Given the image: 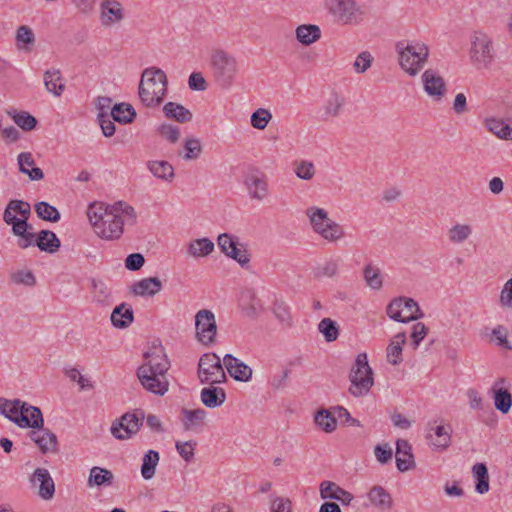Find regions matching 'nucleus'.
<instances>
[{"instance_id":"f257e3e1","label":"nucleus","mask_w":512,"mask_h":512,"mask_svg":"<svg viewBox=\"0 0 512 512\" xmlns=\"http://www.w3.org/2000/svg\"><path fill=\"white\" fill-rule=\"evenodd\" d=\"M87 217L95 234L107 241L120 239L124 227L133 226L137 222L134 207L125 201L113 204L93 202L87 208Z\"/></svg>"},{"instance_id":"f03ea898","label":"nucleus","mask_w":512,"mask_h":512,"mask_svg":"<svg viewBox=\"0 0 512 512\" xmlns=\"http://www.w3.org/2000/svg\"><path fill=\"white\" fill-rule=\"evenodd\" d=\"M30 216V204L18 199L10 200L3 213L4 222L12 226V233L18 237L17 245L22 249L30 247L33 237L30 234L32 225L28 223Z\"/></svg>"},{"instance_id":"7ed1b4c3","label":"nucleus","mask_w":512,"mask_h":512,"mask_svg":"<svg viewBox=\"0 0 512 512\" xmlns=\"http://www.w3.org/2000/svg\"><path fill=\"white\" fill-rule=\"evenodd\" d=\"M167 77L159 68H146L142 72L138 94L143 105L156 107L163 102L167 92Z\"/></svg>"},{"instance_id":"20e7f679","label":"nucleus","mask_w":512,"mask_h":512,"mask_svg":"<svg viewBox=\"0 0 512 512\" xmlns=\"http://www.w3.org/2000/svg\"><path fill=\"white\" fill-rule=\"evenodd\" d=\"M210 69L215 85L226 90L236 81L239 63L233 54L218 48L211 52Z\"/></svg>"},{"instance_id":"39448f33","label":"nucleus","mask_w":512,"mask_h":512,"mask_svg":"<svg viewBox=\"0 0 512 512\" xmlns=\"http://www.w3.org/2000/svg\"><path fill=\"white\" fill-rule=\"evenodd\" d=\"M306 216L313 231L327 242L337 243L344 238L343 226L329 218L325 209L311 206L306 209Z\"/></svg>"},{"instance_id":"423d86ee","label":"nucleus","mask_w":512,"mask_h":512,"mask_svg":"<svg viewBox=\"0 0 512 512\" xmlns=\"http://www.w3.org/2000/svg\"><path fill=\"white\" fill-rule=\"evenodd\" d=\"M324 7L338 25L356 26L364 20L365 13L355 0H324Z\"/></svg>"},{"instance_id":"0eeeda50","label":"nucleus","mask_w":512,"mask_h":512,"mask_svg":"<svg viewBox=\"0 0 512 512\" xmlns=\"http://www.w3.org/2000/svg\"><path fill=\"white\" fill-rule=\"evenodd\" d=\"M401 68L411 76H415L423 68L429 56L427 45L421 42H399L396 45Z\"/></svg>"},{"instance_id":"6e6552de","label":"nucleus","mask_w":512,"mask_h":512,"mask_svg":"<svg viewBox=\"0 0 512 512\" xmlns=\"http://www.w3.org/2000/svg\"><path fill=\"white\" fill-rule=\"evenodd\" d=\"M349 379L351 386L349 391L355 397L366 395L374 384L373 372L368 364L366 353H360L355 359Z\"/></svg>"},{"instance_id":"1a4fd4ad","label":"nucleus","mask_w":512,"mask_h":512,"mask_svg":"<svg viewBox=\"0 0 512 512\" xmlns=\"http://www.w3.org/2000/svg\"><path fill=\"white\" fill-rule=\"evenodd\" d=\"M198 378L201 383L210 385L220 384L226 381V374L221 364L220 357L215 353H205L198 363Z\"/></svg>"},{"instance_id":"9d476101","label":"nucleus","mask_w":512,"mask_h":512,"mask_svg":"<svg viewBox=\"0 0 512 512\" xmlns=\"http://www.w3.org/2000/svg\"><path fill=\"white\" fill-rule=\"evenodd\" d=\"M387 314L391 319L402 323L423 317L417 302L407 297L393 299L387 306Z\"/></svg>"},{"instance_id":"9b49d317","label":"nucleus","mask_w":512,"mask_h":512,"mask_svg":"<svg viewBox=\"0 0 512 512\" xmlns=\"http://www.w3.org/2000/svg\"><path fill=\"white\" fill-rule=\"evenodd\" d=\"M143 419L142 411L139 414L127 412L112 422L110 432L118 440L130 439L140 430Z\"/></svg>"},{"instance_id":"f8f14e48","label":"nucleus","mask_w":512,"mask_h":512,"mask_svg":"<svg viewBox=\"0 0 512 512\" xmlns=\"http://www.w3.org/2000/svg\"><path fill=\"white\" fill-rule=\"evenodd\" d=\"M196 338L203 345L215 343L217 324L215 315L208 309L199 310L195 315Z\"/></svg>"},{"instance_id":"ddd939ff","label":"nucleus","mask_w":512,"mask_h":512,"mask_svg":"<svg viewBox=\"0 0 512 512\" xmlns=\"http://www.w3.org/2000/svg\"><path fill=\"white\" fill-rule=\"evenodd\" d=\"M137 377L145 390L155 395L163 396L169 389L166 373L150 370L149 368L137 369Z\"/></svg>"},{"instance_id":"4468645a","label":"nucleus","mask_w":512,"mask_h":512,"mask_svg":"<svg viewBox=\"0 0 512 512\" xmlns=\"http://www.w3.org/2000/svg\"><path fill=\"white\" fill-rule=\"evenodd\" d=\"M244 185L251 199L263 201L269 196L268 177L259 170L245 175Z\"/></svg>"},{"instance_id":"2eb2a0df","label":"nucleus","mask_w":512,"mask_h":512,"mask_svg":"<svg viewBox=\"0 0 512 512\" xmlns=\"http://www.w3.org/2000/svg\"><path fill=\"white\" fill-rule=\"evenodd\" d=\"M144 362L140 365V368H149L158 375L161 373H167L170 368V361L165 353V349L161 344H153L143 354Z\"/></svg>"},{"instance_id":"dca6fc26","label":"nucleus","mask_w":512,"mask_h":512,"mask_svg":"<svg viewBox=\"0 0 512 512\" xmlns=\"http://www.w3.org/2000/svg\"><path fill=\"white\" fill-rule=\"evenodd\" d=\"M124 19V9L117 0H104L100 5V21L104 27L120 23Z\"/></svg>"},{"instance_id":"f3484780","label":"nucleus","mask_w":512,"mask_h":512,"mask_svg":"<svg viewBox=\"0 0 512 512\" xmlns=\"http://www.w3.org/2000/svg\"><path fill=\"white\" fill-rule=\"evenodd\" d=\"M505 382L504 378L497 379L489 391L495 408L503 414H507L512 407V394L504 387Z\"/></svg>"},{"instance_id":"a211bd4d","label":"nucleus","mask_w":512,"mask_h":512,"mask_svg":"<svg viewBox=\"0 0 512 512\" xmlns=\"http://www.w3.org/2000/svg\"><path fill=\"white\" fill-rule=\"evenodd\" d=\"M422 82L425 92L440 100L446 93V84L444 79L432 69L426 70L422 75Z\"/></svg>"},{"instance_id":"6ab92c4d","label":"nucleus","mask_w":512,"mask_h":512,"mask_svg":"<svg viewBox=\"0 0 512 512\" xmlns=\"http://www.w3.org/2000/svg\"><path fill=\"white\" fill-rule=\"evenodd\" d=\"M223 363L229 375L235 380L247 382L251 379L252 369L233 355H224Z\"/></svg>"},{"instance_id":"aec40b11","label":"nucleus","mask_w":512,"mask_h":512,"mask_svg":"<svg viewBox=\"0 0 512 512\" xmlns=\"http://www.w3.org/2000/svg\"><path fill=\"white\" fill-rule=\"evenodd\" d=\"M31 482L38 485V493L41 498L49 500L54 496L55 484L47 469L37 468L31 477Z\"/></svg>"},{"instance_id":"412c9836","label":"nucleus","mask_w":512,"mask_h":512,"mask_svg":"<svg viewBox=\"0 0 512 512\" xmlns=\"http://www.w3.org/2000/svg\"><path fill=\"white\" fill-rule=\"evenodd\" d=\"M33 236L30 246L36 245L41 251L55 253L60 248V240L57 235L50 230H41L37 235L30 230Z\"/></svg>"},{"instance_id":"4be33fe9","label":"nucleus","mask_w":512,"mask_h":512,"mask_svg":"<svg viewBox=\"0 0 512 512\" xmlns=\"http://www.w3.org/2000/svg\"><path fill=\"white\" fill-rule=\"evenodd\" d=\"M31 440L38 446L42 453L57 452L58 441L54 433L48 429L39 428L30 432Z\"/></svg>"},{"instance_id":"5701e85b","label":"nucleus","mask_w":512,"mask_h":512,"mask_svg":"<svg viewBox=\"0 0 512 512\" xmlns=\"http://www.w3.org/2000/svg\"><path fill=\"white\" fill-rule=\"evenodd\" d=\"M15 424L21 428L30 427L34 430L42 428L44 420L40 408L26 403V407L18 419L15 420Z\"/></svg>"},{"instance_id":"b1692460","label":"nucleus","mask_w":512,"mask_h":512,"mask_svg":"<svg viewBox=\"0 0 512 512\" xmlns=\"http://www.w3.org/2000/svg\"><path fill=\"white\" fill-rule=\"evenodd\" d=\"M396 465L401 472L408 471L415 466L412 447L407 440L399 439L396 442Z\"/></svg>"},{"instance_id":"393cba45","label":"nucleus","mask_w":512,"mask_h":512,"mask_svg":"<svg viewBox=\"0 0 512 512\" xmlns=\"http://www.w3.org/2000/svg\"><path fill=\"white\" fill-rule=\"evenodd\" d=\"M320 496L322 499H335L343 505H349L353 499V495L331 481H323L320 484Z\"/></svg>"},{"instance_id":"a878e982","label":"nucleus","mask_w":512,"mask_h":512,"mask_svg":"<svg viewBox=\"0 0 512 512\" xmlns=\"http://www.w3.org/2000/svg\"><path fill=\"white\" fill-rule=\"evenodd\" d=\"M36 45V36L31 27L21 25L15 33V46L17 50L25 53H31Z\"/></svg>"},{"instance_id":"bb28decb","label":"nucleus","mask_w":512,"mask_h":512,"mask_svg":"<svg viewBox=\"0 0 512 512\" xmlns=\"http://www.w3.org/2000/svg\"><path fill=\"white\" fill-rule=\"evenodd\" d=\"M345 98L338 92H331L322 107V120L329 121L337 118L343 109Z\"/></svg>"},{"instance_id":"cd10ccee","label":"nucleus","mask_w":512,"mask_h":512,"mask_svg":"<svg viewBox=\"0 0 512 512\" xmlns=\"http://www.w3.org/2000/svg\"><path fill=\"white\" fill-rule=\"evenodd\" d=\"M162 289V282L157 277H149L135 282L132 287V293L137 296L153 297Z\"/></svg>"},{"instance_id":"c85d7f7f","label":"nucleus","mask_w":512,"mask_h":512,"mask_svg":"<svg viewBox=\"0 0 512 512\" xmlns=\"http://www.w3.org/2000/svg\"><path fill=\"white\" fill-rule=\"evenodd\" d=\"M406 343V334L404 332L397 333L389 343L386 349V358L388 363L397 366L403 361L402 351Z\"/></svg>"},{"instance_id":"c756f323","label":"nucleus","mask_w":512,"mask_h":512,"mask_svg":"<svg viewBox=\"0 0 512 512\" xmlns=\"http://www.w3.org/2000/svg\"><path fill=\"white\" fill-rule=\"evenodd\" d=\"M295 37L304 46H310L321 38V29L316 24H301L295 29Z\"/></svg>"},{"instance_id":"7c9ffc66","label":"nucleus","mask_w":512,"mask_h":512,"mask_svg":"<svg viewBox=\"0 0 512 512\" xmlns=\"http://www.w3.org/2000/svg\"><path fill=\"white\" fill-rule=\"evenodd\" d=\"M370 504L382 511L390 510L393 505L390 493L382 486H374L368 493Z\"/></svg>"},{"instance_id":"2f4dec72","label":"nucleus","mask_w":512,"mask_h":512,"mask_svg":"<svg viewBox=\"0 0 512 512\" xmlns=\"http://www.w3.org/2000/svg\"><path fill=\"white\" fill-rule=\"evenodd\" d=\"M43 78L46 90L54 96L59 97L65 90V84L59 69L46 70Z\"/></svg>"},{"instance_id":"473e14b6","label":"nucleus","mask_w":512,"mask_h":512,"mask_svg":"<svg viewBox=\"0 0 512 512\" xmlns=\"http://www.w3.org/2000/svg\"><path fill=\"white\" fill-rule=\"evenodd\" d=\"M110 319L114 327L127 328L134 320L133 310L126 303H122L113 309Z\"/></svg>"},{"instance_id":"72a5a7b5","label":"nucleus","mask_w":512,"mask_h":512,"mask_svg":"<svg viewBox=\"0 0 512 512\" xmlns=\"http://www.w3.org/2000/svg\"><path fill=\"white\" fill-rule=\"evenodd\" d=\"M200 398L206 407L216 408L225 402L226 393L224 389L220 387L210 386L201 390Z\"/></svg>"},{"instance_id":"f704fd0d","label":"nucleus","mask_w":512,"mask_h":512,"mask_svg":"<svg viewBox=\"0 0 512 512\" xmlns=\"http://www.w3.org/2000/svg\"><path fill=\"white\" fill-rule=\"evenodd\" d=\"M113 480L114 475L110 470L94 466L90 469L87 484L89 487L110 486L113 484Z\"/></svg>"},{"instance_id":"c9c22d12","label":"nucleus","mask_w":512,"mask_h":512,"mask_svg":"<svg viewBox=\"0 0 512 512\" xmlns=\"http://www.w3.org/2000/svg\"><path fill=\"white\" fill-rule=\"evenodd\" d=\"M25 407L26 402H23L19 399L8 400L5 398H0V413L14 423L15 420L18 419L19 415L22 414V411Z\"/></svg>"},{"instance_id":"e433bc0d","label":"nucleus","mask_w":512,"mask_h":512,"mask_svg":"<svg viewBox=\"0 0 512 512\" xmlns=\"http://www.w3.org/2000/svg\"><path fill=\"white\" fill-rule=\"evenodd\" d=\"M147 167L156 178L164 181H171L175 176L174 168L168 161H148Z\"/></svg>"},{"instance_id":"4c0bfd02","label":"nucleus","mask_w":512,"mask_h":512,"mask_svg":"<svg viewBox=\"0 0 512 512\" xmlns=\"http://www.w3.org/2000/svg\"><path fill=\"white\" fill-rule=\"evenodd\" d=\"M163 112L167 118L174 119L180 123H187L192 119V113L184 106L175 102L166 103L163 107Z\"/></svg>"},{"instance_id":"58836bf2","label":"nucleus","mask_w":512,"mask_h":512,"mask_svg":"<svg viewBox=\"0 0 512 512\" xmlns=\"http://www.w3.org/2000/svg\"><path fill=\"white\" fill-rule=\"evenodd\" d=\"M214 250V243L208 238H199L191 241L187 247V253L195 258L205 257Z\"/></svg>"},{"instance_id":"ea45409f","label":"nucleus","mask_w":512,"mask_h":512,"mask_svg":"<svg viewBox=\"0 0 512 512\" xmlns=\"http://www.w3.org/2000/svg\"><path fill=\"white\" fill-rule=\"evenodd\" d=\"M473 233V228L468 224L456 223L447 231V237L452 244L464 243Z\"/></svg>"},{"instance_id":"a19ab883","label":"nucleus","mask_w":512,"mask_h":512,"mask_svg":"<svg viewBox=\"0 0 512 512\" xmlns=\"http://www.w3.org/2000/svg\"><path fill=\"white\" fill-rule=\"evenodd\" d=\"M486 336L494 345L512 350V345L508 341V329L505 326L497 325L490 331L486 328Z\"/></svg>"},{"instance_id":"79ce46f5","label":"nucleus","mask_w":512,"mask_h":512,"mask_svg":"<svg viewBox=\"0 0 512 512\" xmlns=\"http://www.w3.org/2000/svg\"><path fill=\"white\" fill-rule=\"evenodd\" d=\"M92 299L100 305H110L112 296L107 285L97 279H91Z\"/></svg>"},{"instance_id":"37998d69","label":"nucleus","mask_w":512,"mask_h":512,"mask_svg":"<svg viewBox=\"0 0 512 512\" xmlns=\"http://www.w3.org/2000/svg\"><path fill=\"white\" fill-rule=\"evenodd\" d=\"M159 459V453L155 450H149L145 453L141 466V475L145 480H149L154 477Z\"/></svg>"},{"instance_id":"c03bdc74","label":"nucleus","mask_w":512,"mask_h":512,"mask_svg":"<svg viewBox=\"0 0 512 512\" xmlns=\"http://www.w3.org/2000/svg\"><path fill=\"white\" fill-rule=\"evenodd\" d=\"M111 116L114 121H117L122 124H127L131 123L134 120L136 112L130 104L120 103L116 104L112 108Z\"/></svg>"},{"instance_id":"a18cd8bd","label":"nucleus","mask_w":512,"mask_h":512,"mask_svg":"<svg viewBox=\"0 0 512 512\" xmlns=\"http://www.w3.org/2000/svg\"><path fill=\"white\" fill-rule=\"evenodd\" d=\"M182 422L185 430H191L193 427L203 423L206 417V411L202 408L195 410L182 409Z\"/></svg>"},{"instance_id":"49530a36","label":"nucleus","mask_w":512,"mask_h":512,"mask_svg":"<svg viewBox=\"0 0 512 512\" xmlns=\"http://www.w3.org/2000/svg\"><path fill=\"white\" fill-rule=\"evenodd\" d=\"M427 439L437 448H446L450 442V434L443 425H438L430 429Z\"/></svg>"},{"instance_id":"de8ad7c7","label":"nucleus","mask_w":512,"mask_h":512,"mask_svg":"<svg viewBox=\"0 0 512 512\" xmlns=\"http://www.w3.org/2000/svg\"><path fill=\"white\" fill-rule=\"evenodd\" d=\"M363 277L367 285L374 290H379L383 286L381 271L378 267L367 264L363 269Z\"/></svg>"},{"instance_id":"09e8293b","label":"nucleus","mask_w":512,"mask_h":512,"mask_svg":"<svg viewBox=\"0 0 512 512\" xmlns=\"http://www.w3.org/2000/svg\"><path fill=\"white\" fill-rule=\"evenodd\" d=\"M37 216L45 221L57 222L60 219V213L56 207L47 202L41 201L34 205Z\"/></svg>"},{"instance_id":"8fccbe9b","label":"nucleus","mask_w":512,"mask_h":512,"mask_svg":"<svg viewBox=\"0 0 512 512\" xmlns=\"http://www.w3.org/2000/svg\"><path fill=\"white\" fill-rule=\"evenodd\" d=\"M315 423L325 432L331 433L337 427L336 418L328 410H320L315 415Z\"/></svg>"},{"instance_id":"3c124183","label":"nucleus","mask_w":512,"mask_h":512,"mask_svg":"<svg viewBox=\"0 0 512 512\" xmlns=\"http://www.w3.org/2000/svg\"><path fill=\"white\" fill-rule=\"evenodd\" d=\"M319 332L323 334L327 342H333L338 338L339 330L335 321L324 318L318 325Z\"/></svg>"},{"instance_id":"603ef678","label":"nucleus","mask_w":512,"mask_h":512,"mask_svg":"<svg viewBox=\"0 0 512 512\" xmlns=\"http://www.w3.org/2000/svg\"><path fill=\"white\" fill-rule=\"evenodd\" d=\"M294 172L296 176L302 180H311L316 173L315 166L311 161L301 160L294 164Z\"/></svg>"},{"instance_id":"864d4df0","label":"nucleus","mask_w":512,"mask_h":512,"mask_svg":"<svg viewBox=\"0 0 512 512\" xmlns=\"http://www.w3.org/2000/svg\"><path fill=\"white\" fill-rule=\"evenodd\" d=\"M374 62V57L369 51H362L357 55L353 63V69L357 74H364Z\"/></svg>"},{"instance_id":"5fc2aeb1","label":"nucleus","mask_w":512,"mask_h":512,"mask_svg":"<svg viewBox=\"0 0 512 512\" xmlns=\"http://www.w3.org/2000/svg\"><path fill=\"white\" fill-rule=\"evenodd\" d=\"M12 118L15 124L24 131H31L37 125V119L26 111L15 112Z\"/></svg>"},{"instance_id":"6e6d98bb","label":"nucleus","mask_w":512,"mask_h":512,"mask_svg":"<svg viewBox=\"0 0 512 512\" xmlns=\"http://www.w3.org/2000/svg\"><path fill=\"white\" fill-rule=\"evenodd\" d=\"M271 119L272 114L269 110L265 108H258L251 115V125L258 130H263Z\"/></svg>"},{"instance_id":"4d7b16f0","label":"nucleus","mask_w":512,"mask_h":512,"mask_svg":"<svg viewBox=\"0 0 512 512\" xmlns=\"http://www.w3.org/2000/svg\"><path fill=\"white\" fill-rule=\"evenodd\" d=\"M238 243V238L228 233L220 234L217 238V244L221 252L227 257L230 254L229 251L236 249Z\"/></svg>"},{"instance_id":"13d9d810","label":"nucleus","mask_w":512,"mask_h":512,"mask_svg":"<svg viewBox=\"0 0 512 512\" xmlns=\"http://www.w3.org/2000/svg\"><path fill=\"white\" fill-rule=\"evenodd\" d=\"M184 149H185V154H184L185 160L197 159L202 152L201 143H200L199 139H197V138L186 139Z\"/></svg>"},{"instance_id":"bf43d9fd","label":"nucleus","mask_w":512,"mask_h":512,"mask_svg":"<svg viewBox=\"0 0 512 512\" xmlns=\"http://www.w3.org/2000/svg\"><path fill=\"white\" fill-rule=\"evenodd\" d=\"M157 131L170 143H176L180 138V129L171 124H161Z\"/></svg>"},{"instance_id":"052dcab7","label":"nucleus","mask_w":512,"mask_h":512,"mask_svg":"<svg viewBox=\"0 0 512 512\" xmlns=\"http://www.w3.org/2000/svg\"><path fill=\"white\" fill-rule=\"evenodd\" d=\"M229 258L237 261L242 267L250 262V255L244 244L238 243L236 249L229 251Z\"/></svg>"},{"instance_id":"680f3d73","label":"nucleus","mask_w":512,"mask_h":512,"mask_svg":"<svg viewBox=\"0 0 512 512\" xmlns=\"http://www.w3.org/2000/svg\"><path fill=\"white\" fill-rule=\"evenodd\" d=\"M482 66L488 68L490 66V62L494 59V49L491 41L487 38V36L482 35Z\"/></svg>"},{"instance_id":"e2e57ef3","label":"nucleus","mask_w":512,"mask_h":512,"mask_svg":"<svg viewBox=\"0 0 512 512\" xmlns=\"http://www.w3.org/2000/svg\"><path fill=\"white\" fill-rule=\"evenodd\" d=\"M196 443L188 442H176V449L179 455L186 461L190 462L194 458V450Z\"/></svg>"},{"instance_id":"0e129e2a","label":"nucleus","mask_w":512,"mask_h":512,"mask_svg":"<svg viewBox=\"0 0 512 512\" xmlns=\"http://www.w3.org/2000/svg\"><path fill=\"white\" fill-rule=\"evenodd\" d=\"M374 454L378 462L385 464L392 459V449L387 443L383 445H377L374 449Z\"/></svg>"},{"instance_id":"69168bd1","label":"nucleus","mask_w":512,"mask_h":512,"mask_svg":"<svg viewBox=\"0 0 512 512\" xmlns=\"http://www.w3.org/2000/svg\"><path fill=\"white\" fill-rule=\"evenodd\" d=\"M144 256L140 253H132L125 259V267L130 271H137L144 265Z\"/></svg>"},{"instance_id":"338daca9","label":"nucleus","mask_w":512,"mask_h":512,"mask_svg":"<svg viewBox=\"0 0 512 512\" xmlns=\"http://www.w3.org/2000/svg\"><path fill=\"white\" fill-rule=\"evenodd\" d=\"M271 512H292V502L289 498L276 497L271 503Z\"/></svg>"},{"instance_id":"774afa93","label":"nucleus","mask_w":512,"mask_h":512,"mask_svg":"<svg viewBox=\"0 0 512 512\" xmlns=\"http://www.w3.org/2000/svg\"><path fill=\"white\" fill-rule=\"evenodd\" d=\"M500 304L512 308V277L504 284L500 294Z\"/></svg>"}]
</instances>
